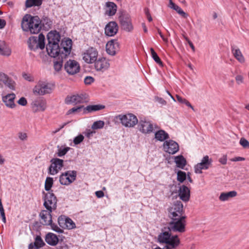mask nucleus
Wrapping results in <instances>:
<instances>
[{"label": "nucleus", "instance_id": "1", "mask_svg": "<svg viewBox=\"0 0 249 249\" xmlns=\"http://www.w3.org/2000/svg\"><path fill=\"white\" fill-rule=\"evenodd\" d=\"M60 39V35L56 31H52L47 35L46 50L50 56L56 58L53 63V67L57 72L61 70L63 60L70 55L72 47L71 39L67 38L62 40L59 46Z\"/></svg>", "mask_w": 249, "mask_h": 249}, {"label": "nucleus", "instance_id": "2", "mask_svg": "<svg viewBox=\"0 0 249 249\" xmlns=\"http://www.w3.org/2000/svg\"><path fill=\"white\" fill-rule=\"evenodd\" d=\"M41 21L38 16L26 15L23 18L21 27L23 31L30 32L31 34H38L41 30Z\"/></svg>", "mask_w": 249, "mask_h": 249}, {"label": "nucleus", "instance_id": "3", "mask_svg": "<svg viewBox=\"0 0 249 249\" xmlns=\"http://www.w3.org/2000/svg\"><path fill=\"white\" fill-rule=\"evenodd\" d=\"M171 231L167 227H164L158 236V241L160 243H165L172 248H176L180 243V240L177 235H172Z\"/></svg>", "mask_w": 249, "mask_h": 249}, {"label": "nucleus", "instance_id": "4", "mask_svg": "<svg viewBox=\"0 0 249 249\" xmlns=\"http://www.w3.org/2000/svg\"><path fill=\"white\" fill-rule=\"evenodd\" d=\"M54 85L44 81H39L34 88L33 92L36 95H44L52 92Z\"/></svg>", "mask_w": 249, "mask_h": 249}, {"label": "nucleus", "instance_id": "5", "mask_svg": "<svg viewBox=\"0 0 249 249\" xmlns=\"http://www.w3.org/2000/svg\"><path fill=\"white\" fill-rule=\"evenodd\" d=\"M168 227L173 232H183L185 231L186 217L170 218Z\"/></svg>", "mask_w": 249, "mask_h": 249}, {"label": "nucleus", "instance_id": "6", "mask_svg": "<svg viewBox=\"0 0 249 249\" xmlns=\"http://www.w3.org/2000/svg\"><path fill=\"white\" fill-rule=\"evenodd\" d=\"M45 36L40 34L38 37L31 36L28 41V47L30 50L36 51L38 48L42 50L45 47Z\"/></svg>", "mask_w": 249, "mask_h": 249}, {"label": "nucleus", "instance_id": "7", "mask_svg": "<svg viewBox=\"0 0 249 249\" xmlns=\"http://www.w3.org/2000/svg\"><path fill=\"white\" fill-rule=\"evenodd\" d=\"M43 194L44 195L43 205L46 209L50 211L56 209L57 200L54 194L52 193V191L47 193L43 192Z\"/></svg>", "mask_w": 249, "mask_h": 249}, {"label": "nucleus", "instance_id": "8", "mask_svg": "<svg viewBox=\"0 0 249 249\" xmlns=\"http://www.w3.org/2000/svg\"><path fill=\"white\" fill-rule=\"evenodd\" d=\"M117 119H119L121 124L125 127H133L138 123L137 117L133 114L119 115L117 116Z\"/></svg>", "mask_w": 249, "mask_h": 249}, {"label": "nucleus", "instance_id": "9", "mask_svg": "<svg viewBox=\"0 0 249 249\" xmlns=\"http://www.w3.org/2000/svg\"><path fill=\"white\" fill-rule=\"evenodd\" d=\"M182 214L183 204L180 201H177L168 209V216L170 218L186 217Z\"/></svg>", "mask_w": 249, "mask_h": 249}, {"label": "nucleus", "instance_id": "10", "mask_svg": "<svg viewBox=\"0 0 249 249\" xmlns=\"http://www.w3.org/2000/svg\"><path fill=\"white\" fill-rule=\"evenodd\" d=\"M76 171H67L60 176L59 182L62 185H68L76 179Z\"/></svg>", "mask_w": 249, "mask_h": 249}, {"label": "nucleus", "instance_id": "11", "mask_svg": "<svg viewBox=\"0 0 249 249\" xmlns=\"http://www.w3.org/2000/svg\"><path fill=\"white\" fill-rule=\"evenodd\" d=\"M88 95L86 94H81L73 95L72 96H68L65 100L66 104H82L88 102Z\"/></svg>", "mask_w": 249, "mask_h": 249}, {"label": "nucleus", "instance_id": "12", "mask_svg": "<svg viewBox=\"0 0 249 249\" xmlns=\"http://www.w3.org/2000/svg\"><path fill=\"white\" fill-rule=\"evenodd\" d=\"M31 107L34 112H43L47 108V102L42 97H38L31 104Z\"/></svg>", "mask_w": 249, "mask_h": 249}, {"label": "nucleus", "instance_id": "13", "mask_svg": "<svg viewBox=\"0 0 249 249\" xmlns=\"http://www.w3.org/2000/svg\"><path fill=\"white\" fill-rule=\"evenodd\" d=\"M98 54L96 49L91 47L83 53V59L88 64H91L95 62L97 60Z\"/></svg>", "mask_w": 249, "mask_h": 249}, {"label": "nucleus", "instance_id": "14", "mask_svg": "<svg viewBox=\"0 0 249 249\" xmlns=\"http://www.w3.org/2000/svg\"><path fill=\"white\" fill-rule=\"evenodd\" d=\"M212 162V160L210 159L209 156L206 155L202 159L200 163H198L195 166V171L196 174L202 173V170L208 169Z\"/></svg>", "mask_w": 249, "mask_h": 249}, {"label": "nucleus", "instance_id": "15", "mask_svg": "<svg viewBox=\"0 0 249 249\" xmlns=\"http://www.w3.org/2000/svg\"><path fill=\"white\" fill-rule=\"evenodd\" d=\"M122 28L127 32L132 31L133 27L131 19L128 14H123L119 17Z\"/></svg>", "mask_w": 249, "mask_h": 249}, {"label": "nucleus", "instance_id": "16", "mask_svg": "<svg viewBox=\"0 0 249 249\" xmlns=\"http://www.w3.org/2000/svg\"><path fill=\"white\" fill-rule=\"evenodd\" d=\"M138 127L141 132L148 134L153 131V125L152 123L145 118L141 119L139 122Z\"/></svg>", "mask_w": 249, "mask_h": 249}, {"label": "nucleus", "instance_id": "17", "mask_svg": "<svg viewBox=\"0 0 249 249\" xmlns=\"http://www.w3.org/2000/svg\"><path fill=\"white\" fill-rule=\"evenodd\" d=\"M64 69L69 74L73 75L79 71L80 66L77 61L69 60L65 63Z\"/></svg>", "mask_w": 249, "mask_h": 249}, {"label": "nucleus", "instance_id": "18", "mask_svg": "<svg viewBox=\"0 0 249 249\" xmlns=\"http://www.w3.org/2000/svg\"><path fill=\"white\" fill-rule=\"evenodd\" d=\"M52 164L49 168V173L54 175L56 174L63 166V160L58 158L51 160Z\"/></svg>", "mask_w": 249, "mask_h": 249}, {"label": "nucleus", "instance_id": "19", "mask_svg": "<svg viewBox=\"0 0 249 249\" xmlns=\"http://www.w3.org/2000/svg\"><path fill=\"white\" fill-rule=\"evenodd\" d=\"M163 149L166 152L171 154H174L179 150V146L177 142L173 141H166L163 145Z\"/></svg>", "mask_w": 249, "mask_h": 249}, {"label": "nucleus", "instance_id": "20", "mask_svg": "<svg viewBox=\"0 0 249 249\" xmlns=\"http://www.w3.org/2000/svg\"><path fill=\"white\" fill-rule=\"evenodd\" d=\"M52 211L48 210H42L39 213L40 217V223L43 225L49 226L52 224V216L51 213Z\"/></svg>", "mask_w": 249, "mask_h": 249}, {"label": "nucleus", "instance_id": "21", "mask_svg": "<svg viewBox=\"0 0 249 249\" xmlns=\"http://www.w3.org/2000/svg\"><path fill=\"white\" fill-rule=\"evenodd\" d=\"M15 98L16 95L15 93H9L2 97V101L7 107L14 108L16 106L15 103Z\"/></svg>", "mask_w": 249, "mask_h": 249}, {"label": "nucleus", "instance_id": "22", "mask_svg": "<svg viewBox=\"0 0 249 249\" xmlns=\"http://www.w3.org/2000/svg\"><path fill=\"white\" fill-rule=\"evenodd\" d=\"M94 63L95 68L98 71H104L107 70L110 66L108 60L104 57L96 60Z\"/></svg>", "mask_w": 249, "mask_h": 249}, {"label": "nucleus", "instance_id": "23", "mask_svg": "<svg viewBox=\"0 0 249 249\" xmlns=\"http://www.w3.org/2000/svg\"><path fill=\"white\" fill-rule=\"evenodd\" d=\"M118 30V26L115 21L109 22L105 29V32L107 36H114L116 34Z\"/></svg>", "mask_w": 249, "mask_h": 249}, {"label": "nucleus", "instance_id": "24", "mask_svg": "<svg viewBox=\"0 0 249 249\" xmlns=\"http://www.w3.org/2000/svg\"><path fill=\"white\" fill-rule=\"evenodd\" d=\"M0 82L12 90H15V83L3 72H0Z\"/></svg>", "mask_w": 249, "mask_h": 249}, {"label": "nucleus", "instance_id": "25", "mask_svg": "<svg viewBox=\"0 0 249 249\" xmlns=\"http://www.w3.org/2000/svg\"><path fill=\"white\" fill-rule=\"evenodd\" d=\"M118 42L114 40L108 41L106 44V51L111 55H114L119 49Z\"/></svg>", "mask_w": 249, "mask_h": 249}, {"label": "nucleus", "instance_id": "26", "mask_svg": "<svg viewBox=\"0 0 249 249\" xmlns=\"http://www.w3.org/2000/svg\"><path fill=\"white\" fill-rule=\"evenodd\" d=\"M178 196L182 201L185 202L188 201L190 196V190L187 186L182 185L178 190Z\"/></svg>", "mask_w": 249, "mask_h": 249}, {"label": "nucleus", "instance_id": "27", "mask_svg": "<svg viewBox=\"0 0 249 249\" xmlns=\"http://www.w3.org/2000/svg\"><path fill=\"white\" fill-rule=\"evenodd\" d=\"M231 51L235 58L241 63H243L245 61V59L240 51V50L235 46H231Z\"/></svg>", "mask_w": 249, "mask_h": 249}, {"label": "nucleus", "instance_id": "28", "mask_svg": "<svg viewBox=\"0 0 249 249\" xmlns=\"http://www.w3.org/2000/svg\"><path fill=\"white\" fill-rule=\"evenodd\" d=\"M106 15L111 16L114 15L117 11V5L112 2H107L106 3Z\"/></svg>", "mask_w": 249, "mask_h": 249}, {"label": "nucleus", "instance_id": "29", "mask_svg": "<svg viewBox=\"0 0 249 249\" xmlns=\"http://www.w3.org/2000/svg\"><path fill=\"white\" fill-rule=\"evenodd\" d=\"M45 241L51 246H55L58 242V238L56 235L53 233H48L45 237Z\"/></svg>", "mask_w": 249, "mask_h": 249}, {"label": "nucleus", "instance_id": "30", "mask_svg": "<svg viewBox=\"0 0 249 249\" xmlns=\"http://www.w3.org/2000/svg\"><path fill=\"white\" fill-rule=\"evenodd\" d=\"M105 107L102 105H89L83 108V113L87 114L93 111H98L105 108Z\"/></svg>", "mask_w": 249, "mask_h": 249}, {"label": "nucleus", "instance_id": "31", "mask_svg": "<svg viewBox=\"0 0 249 249\" xmlns=\"http://www.w3.org/2000/svg\"><path fill=\"white\" fill-rule=\"evenodd\" d=\"M11 53V50L6 43L4 41L0 40V54L3 55L9 56Z\"/></svg>", "mask_w": 249, "mask_h": 249}, {"label": "nucleus", "instance_id": "32", "mask_svg": "<svg viewBox=\"0 0 249 249\" xmlns=\"http://www.w3.org/2000/svg\"><path fill=\"white\" fill-rule=\"evenodd\" d=\"M237 194V192L235 191H232L226 193L223 192L220 194L219 198L222 201H225L229 200L230 198L236 196Z\"/></svg>", "mask_w": 249, "mask_h": 249}, {"label": "nucleus", "instance_id": "33", "mask_svg": "<svg viewBox=\"0 0 249 249\" xmlns=\"http://www.w3.org/2000/svg\"><path fill=\"white\" fill-rule=\"evenodd\" d=\"M155 137L158 141L163 142L169 138V135L165 131L160 130L155 133Z\"/></svg>", "mask_w": 249, "mask_h": 249}, {"label": "nucleus", "instance_id": "34", "mask_svg": "<svg viewBox=\"0 0 249 249\" xmlns=\"http://www.w3.org/2000/svg\"><path fill=\"white\" fill-rule=\"evenodd\" d=\"M175 162L177 167L183 169L186 164V160L182 155L178 156L175 157Z\"/></svg>", "mask_w": 249, "mask_h": 249}, {"label": "nucleus", "instance_id": "35", "mask_svg": "<svg viewBox=\"0 0 249 249\" xmlns=\"http://www.w3.org/2000/svg\"><path fill=\"white\" fill-rule=\"evenodd\" d=\"M41 21V29L42 28L45 30H48L51 28L52 25V21L50 18L47 17L43 18Z\"/></svg>", "mask_w": 249, "mask_h": 249}, {"label": "nucleus", "instance_id": "36", "mask_svg": "<svg viewBox=\"0 0 249 249\" xmlns=\"http://www.w3.org/2000/svg\"><path fill=\"white\" fill-rule=\"evenodd\" d=\"M168 7L171 9H173L175 10L178 14L181 15L183 18H187V14H186L182 9L175 3H172L171 4H168Z\"/></svg>", "mask_w": 249, "mask_h": 249}, {"label": "nucleus", "instance_id": "37", "mask_svg": "<svg viewBox=\"0 0 249 249\" xmlns=\"http://www.w3.org/2000/svg\"><path fill=\"white\" fill-rule=\"evenodd\" d=\"M34 246V249H38L45 245V243L39 235H37L35 238V241L32 243Z\"/></svg>", "mask_w": 249, "mask_h": 249}, {"label": "nucleus", "instance_id": "38", "mask_svg": "<svg viewBox=\"0 0 249 249\" xmlns=\"http://www.w3.org/2000/svg\"><path fill=\"white\" fill-rule=\"evenodd\" d=\"M42 0H26L25 2L26 7L27 8L41 5Z\"/></svg>", "mask_w": 249, "mask_h": 249}, {"label": "nucleus", "instance_id": "39", "mask_svg": "<svg viewBox=\"0 0 249 249\" xmlns=\"http://www.w3.org/2000/svg\"><path fill=\"white\" fill-rule=\"evenodd\" d=\"M105 122L103 121H97L94 122L91 125V129L93 130L100 129L104 127Z\"/></svg>", "mask_w": 249, "mask_h": 249}, {"label": "nucleus", "instance_id": "40", "mask_svg": "<svg viewBox=\"0 0 249 249\" xmlns=\"http://www.w3.org/2000/svg\"><path fill=\"white\" fill-rule=\"evenodd\" d=\"M150 51L151 53V56L155 61L160 65L162 66V62L158 55L157 53L155 52L152 48H150Z\"/></svg>", "mask_w": 249, "mask_h": 249}, {"label": "nucleus", "instance_id": "41", "mask_svg": "<svg viewBox=\"0 0 249 249\" xmlns=\"http://www.w3.org/2000/svg\"><path fill=\"white\" fill-rule=\"evenodd\" d=\"M53 185V178L51 177H47L45 182V189L49 191Z\"/></svg>", "mask_w": 249, "mask_h": 249}, {"label": "nucleus", "instance_id": "42", "mask_svg": "<svg viewBox=\"0 0 249 249\" xmlns=\"http://www.w3.org/2000/svg\"><path fill=\"white\" fill-rule=\"evenodd\" d=\"M84 108V106L82 105L73 107L68 111L67 114L69 115L73 113L80 112L82 110L83 111Z\"/></svg>", "mask_w": 249, "mask_h": 249}, {"label": "nucleus", "instance_id": "43", "mask_svg": "<svg viewBox=\"0 0 249 249\" xmlns=\"http://www.w3.org/2000/svg\"><path fill=\"white\" fill-rule=\"evenodd\" d=\"M186 178V173L182 171H179L177 173V180L182 183L183 182Z\"/></svg>", "mask_w": 249, "mask_h": 249}, {"label": "nucleus", "instance_id": "44", "mask_svg": "<svg viewBox=\"0 0 249 249\" xmlns=\"http://www.w3.org/2000/svg\"><path fill=\"white\" fill-rule=\"evenodd\" d=\"M67 217L65 216L61 215L58 218V223L60 227L62 228H66V222Z\"/></svg>", "mask_w": 249, "mask_h": 249}, {"label": "nucleus", "instance_id": "45", "mask_svg": "<svg viewBox=\"0 0 249 249\" xmlns=\"http://www.w3.org/2000/svg\"><path fill=\"white\" fill-rule=\"evenodd\" d=\"M70 149V148L69 147L62 148L60 147L58 149V152L57 153V156L58 157H62L64 156L67 152Z\"/></svg>", "mask_w": 249, "mask_h": 249}, {"label": "nucleus", "instance_id": "46", "mask_svg": "<svg viewBox=\"0 0 249 249\" xmlns=\"http://www.w3.org/2000/svg\"><path fill=\"white\" fill-rule=\"evenodd\" d=\"M74 228H75V223L71 218L67 217L66 222V228L72 229Z\"/></svg>", "mask_w": 249, "mask_h": 249}, {"label": "nucleus", "instance_id": "47", "mask_svg": "<svg viewBox=\"0 0 249 249\" xmlns=\"http://www.w3.org/2000/svg\"><path fill=\"white\" fill-rule=\"evenodd\" d=\"M239 143L244 148H249V142L244 138L240 140Z\"/></svg>", "mask_w": 249, "mask_h": 249}, {"label": "nucleus", "instance_id": "48", "mask_svg": "<svg viewBox=\"0 0 249 249\" xmlns=\"http://www.w3.org/2000/svg\"><path fill=\"white\" fill-rule=\"evenodd\" d=\"M18 136L19 139L22 141H25L27 140V134L25 132H19L18 133Z\"/></svg>", "mask_w": 249, "mask_h": 249}, {"label": "nucleus", "instance_id": "49", "mask_svg": "<svg viewBox=\"0 0 249 249\" xmlns=\"http://www.w3.org/2000/svg\"><path fill=\"white\" fill-rule=\"evenodd\" d=\"M84 139V136L82 134H80L74 139L73 142L75 144H78L83 141Z\"/></svg>", "mask_w": 249, "mask_h": 249}, {"label": "nucleus", "instance_id": "50", "mask_svg": "<svg viewBox=\"0 0 249 249\" xmlns=\"http://www.w3.org/2000/svg\"><path fill=\"white\" fill-rule=\"evenodd\" d=\"M235 79L237 85H239L244 83V77L241 74L237 75Z\"/></svg>", "mask_w": 249, "mask_h": 249}, {"label": "nucleus", "instance_id": "51", "mask_svg": "<svg viewBox=\"0 0 249 249\" xmlns=\"http://www.w3.org/2000/svg\"><path fill=\"white\" fill-rule=\"evenodd\" d=\"M50 226H51L52 229L54 231L58 233L63 232V230L59 228L57 225L53 223V222H52V224L50 225Z\"/></svg>", "mask_w": 249, "mask_h": 249}, {"label": "nucleus", "instance_id": "52", "mask_svg": "<svg viewBox=\"0 0 249 249\" xmlns=\"http://www.w3.org/2000/svg\"><path fill=\"white\" fill-rule=\"evenodd\" d=\"M94 78L91 76H87L85 78L84 82L86 85H90L94 82Z\"/></svg>", "mask_w": 249, "mask_h": 249}, {"label": "nucleus", "instance_id": "53", "mask_svg": "<svg viewBox=\"0 0 249 249\" xmlns=\"http://www.w3.org/2000/svg\"><path fill=\"white\" fill-rule=\"evenodd\" d=\"M18 103L22 106H25L27 105V102L25 98L21 97L18 101Z\"/></svg>", "mask_w": 249, "mask_h": 249}, {"label": "nucleus", "instance_id": "54", "mask_svg": "<svg viewBox=\"0 0 249 249\" xmlns=\"http://www.w3.org/2000/svg\"><path fill=\"white\" fill-rule=\"evenodd\" d=\"M155 100L159 103H160L162 105H165L166 104V102L162 98L156 97H155Z\"/></svg>", "mask_w": 249, "mask_h": 249}, {"label": "nucleus", "instance_id": "55", "mask_svg": "<svg viewBox=\"0 0 249 249\" xmlns=\"http://www.w3.org/2000/svg\"><path fill=\"white\" fill-rule=\"evenodd\" d=\"M95 132L94 131L91 130L90 129L87 130L86 132H85V135L88 138H89L91 137H92L93 134L95 133Z\"/></svg>", "mask_w": 249, "mask_h": 249}, {"label": "nucleus", "instance_id": "56", "mask_svg": "<svg viewBox=\"0 0 249 249\" xmlns=\"http://www.w3.org/2000/svg\"><path fill=\"white\" fill-rule=\"evenodd\" d=\"M227 156L226 155H223L221 158H220L219 160V162L222 164H226L227 163Z\"/></svg>", "mask_w": 249, "mask_h": 249}, {"label": "nucleus", "instance_id": "57", "mask_svg": "<svg viewBox=\"0 0 249 249\" xmlns=\"http://www.w3.org/2000/svg\"><path fill=\"white\" fill-rule=\"evenodd\" d=\"M95 195L98 198H102L104 196V193L102 191H96Z\"/></svg>", "mask_w": 249, "mask_h": 249}, {"label": "nucleus", "instance_id": "58", "mask_svg": "<svg viewBox=\"0 0 249 249\" xmlns=\"http://www.w3.org/2000/svg\"><path fill=\"white\" fill-rule=\"evenodd\" d=\"M177 100L180 103L184 104L186 99L182 98L178 95H176Z\"/></svg>", "mask_w": 249, "mask_h": 249}, {"label": "nucleus", "instance_id": "59", "mask_svg": "<svg viewBox=\"0 0 249 249\" xmlns=\"http://www.w3.org/2000/svg\"><path fill=\"white\" fill-rule=\"evenodd\" d=\"M245 159L244 158L240 157H235L234 158H233L231 159V160L232 161H243Z\"/></svg>", "mask_w": 249, "mask_h": 249}, {"label": "nucleus", "instance_id": "60", "mask_svg": "<svg viewBox=\"0 0 249 249\" xmlns=\"http://www.w3.org/2000/svg\"><path fill=\"white\" fill-rule=\"evenodd\" d=\"M6 25V21L4 19H0V29L3 28Z\"/></svg>", "mask_w": 249, "mask_h": 249}, {"label": "nucleus", "instance_id": "61", "mask_svg": "<svg viewBox=\"0 0 249 249\" xmlns=\"http://www.w3.org/2000/svg\"><path fill=\"white\" fill-rule=\"evenodd\" d=\"M67 123H64L62 125H61L59 128L55 129L53 132V133H56L58 132H59L61 129H62L66 125Z\"/></svg>", "mask_w": 249, "mask_h": 249}, {"label": "nucleus", "instance_id": "62", "mask_svg": "<svg viewBox=\"0 0 249 249\" xmlns=\"http://www.w3.org/2000/svg\"><path fill=\"white\" fill-rule=\"evenodd\" d=\"M57 249H69V247L67 245L64 244L62 246H58Z\"/></svg>", "mask_w": 249, "mask_h": 249}, {"label": "nucleus", "instance_id": "63", "mask_svg": "<svg viewBox=\"0 0 249 249\" xmlns=\"http://www.w3.org/2000/svg\"><path fill=\"white\" fill-rule=\"evenodd\" d=\"M184 104H185L188 107H190V108H191L193 110H194V108L191 105V104L187 100H185Z\"/></svg>", "mask_w": 249, "mask_h": 249}, {"label": "nucleus", "instance_id": "64", "mask_svg": "<svg viewBox=\"0 0 249 249\" xmlns=\"http://www.w3.org/2000/svg\"><path fill=\"white\" fill-rule=\"evenodd\" d=\"M188 44H189V46H190V47L191 48L192 51L194 52H195V46H194L193 43L191 41H189Z\"/></svg>", "mask_w": 249, "mask_h": 249}]
</instances>
